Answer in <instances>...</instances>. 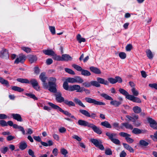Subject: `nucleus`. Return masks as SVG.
<instances>
[{
    "instance_id": "40",
    "label": "nucleus",
    "mask_w": 157,
    "mask_h": 157,
    "mask_svg": "<svg viewBox=\"0 0 157 157\" xmlns=\"http://www.w3.org/2000/svg\"><path fill=\"white\" fill-rule=\"evenodd\" d=\"M68 82L66 81L64 82L63 86L64 89L67 90L69 91L70 86H69Z\"/></svg>"
},
{
    "instance_id": "64",
    "label": "nucleus",
    "mask_w": 157,
    "mask_h": 157,
    "mask_svg": "<svg viewBox=\"0 0 157 157\" xmlns=\"http://www.w3.org/2000/svg\"><path fill=\"white\" fill-rule=\"evenodd\" d=\"M59 130L60 132L63 133L66 131V129L64 127H62L59 129Z\"/></svg>"
},
{
    "instance_id": "63",
    "label": "nucleus",
    "mask_w": 157,
    "mask_h": 157,
    "mask_svg": "<svg viewBox=\"0 0 157 157\" xmlns=\"http://www.w3.org/2000/svg\"><path fill=\"white\" fill-rule=\"evenodd\" d=\"M72 138L78 141H80L82 140V139L81 138L76 135H74L72 136Z\"/></svg>"
},
{
    "instance_id": "7",
    "label": "nucleus",
    "mask_w": 157,
    "mask_h": 157,
    "mask_svg": "<svg viewBox=\"0 0 157 157\" xmlns=\"http://www.w3.org/2000/svg\"><path fill=\"white\" fill-rule=\"evenodd\" d=\"M39 78L43 82V86L44 88L46 89L48 88V83L46 82L47 77L45 76V73L44 72L41 73L39 76Z\"/></svg>"
},
{
    "instance_id": "6",
    "label": "nucleus",
    "mask_w": 157,
    "mask_h": 157,
    "mask_svg": "<svg viewBox=\"0 0 157 157\" xmlns=\"http://www.w3.org/2000/svg\"><path fill=\"white\" fill-rule=\"evenodd\" d=\"M79 112L85 117L93 119H95L97 117V115L95 113H90L88 111L86 110L80 109L79 110Z\"/></svg>"
},
{
    "instance_id": "53",
    "label": "nucleus",
    "mask_w": 157,
    "mask_h": 157,
    "mask_svg": "<svg viewBox=\"0 0 157 157\" xmlns=\"http://www.w3.org/2000/svg\"><path fill=\"white\" fill-rule=\"evenodd\" d=\"M0 125L2 126H7V122L3 120H0Z\"/></svg>"
},
{
    "instance_id": "23",
    "label": "nucleus",
    "mask_w": 157,
    "mask_h": 157,
    "mask_svg": "<svg viewBox=\"0 0 157 157\" xmlns=\"http://www.w3.org/2000/svg\"><path fill=\"white\" fill-rule=\"evenodd\" d=\"M90 69L92 72L96 74H99L101 73V71L97 67L92 66L90 67Z\"/></svg>"
},
{
    "instance_id": "47",
    "label": "nucleus",
    "mask_w": 157,
    "mask_h": 157,
    "mask_svg": "<svg viewBox=\"0 0 157 157\" xmlns=\"http://www.w3.org/2000/svg\"><path fill=\"white\" fill-rule=\"evenodd\" d=\"M66 81L69 83H75V78L69 77L66 79Z\"/></svg>"
},
{
    "instance_id": "4",
    "label": "nucleus",
    "mask_w": 157,
    "mask_h": 157,
    "mask_svg": "<svg viewBox=\"0 0 157 157\" xmlns=\"http://www.w3.org/2000/svg\"><path fill=\"white\" fill-rule=\"evenodd\" d=\"M90 141L96 147L99 148L101 150H103L104 149V147L102 144V142L101 140L91 138Z\"/></svg>"
},
{
    "instance_id": "11",
    "label": "nucleus",
    "mask_w": 157,
    "mask_h": 157,
    "mask_svg": "<svg viewBox=\"0 0 157 157\" xmlns=\"http://www.w3.org/2000/svg\"><path fill=\"white\" fill-rule=\"evenodd\" d=\"M56 93L55 96L56 97V100L59 103L64 102L65 100L64 98L62 97L61 93L60 92H56Z\"/></svg>"
},
{
    "instance_id": "14",
    "label": "nucleus",
    "mask_w": 157,
    "mask_h": 157,
    "mask_svg": "<svg viewBox=\"0 0 157 157\" xmlns=\"http://www.w3.org/2000/svg\"><path fill=\"white\" fill-rule=\"evenodd\" d=\"M90 128H91L94 131L98 134L100 135L102 133V131L101 128L98 127L91 123Z\"/></svg>"
},
{
    "instance_id": "41",
    "label": "nucleus",
    "mask_w": 157,
    "mask_h": 157,
    "mask_svg": "<svg viewBox=\"0 0 157 157\" xmlns=\"http://www.w3.org/2000/svg\"><path fill=\"white\" fill-rule=\"evenodd\" d=\"M9 150V148L7 147H3L0 149V151L2 153L5 154L6 152Z\"/></svg>"
},
{
    "instance_id": "19",
    "label": "nucleus",
    "mask_w": 157,
    "mask_h": 157,
    "mask_svg": "<svg viewBox=\"0 0 157 157\" xmlns=\"http://www.w3.org/2000/svg\"><path fill=\"white\" fill-rule=\"evenodd\" d=\"M42 52L46 55L52 56L55 55V52L52 49L43 50Z\"/></svg>"
},
{
    "instance_id": "50",
    "label": "nucleus",
    "mask_w": 157,
    "mask_h": 157,
    "mask_svg": "<svg viewBox=\"0 0 157 157\" xmlns=\"http://www.w3.org/2000/svg\"><path fill=\"white\" fill-rule=\"evenodd\" d=\"M119 56L120 58L122 59H124L126 58V55L124 52H121L119 54Z\"/></svg>"
},
{
    "instance_id": "36",
    "label": "nucleus",
    "mask_w": 157,
    "mask_h": 157,
    "mask_svg": "<svg viewBox=\"0 0 157 157\" xmlns=\"http://www.w3.org/2000/svg\"><path fill=\"white\" fill-rule=\"evenodd\" d=\"M0 82L3 85H5L6 86H9V83L8 81L4 79L2 77H0Z\"/></svg>"
},
{
    "instance_id": "2",
    "label": "nucleus",
    "mask_w": 157,
    "mask_h": 157,
    "mask_svg": "<svg viewBox=\"0 0 157 157\" xmlns=\"http://www.w3.org/2000/svg\"><path fill=\"white\" fill-rule=\"evenodd\" d=\"M48 104L49 106H51L53 109L59 110V111L61 112H62L64 114H65V115L68 117H71L72 118L76 119V118L73 115H72L70 113L67 111H64L58 105H55L50 102H48Z\"/></svg>"
},
{
    "instance_id": "62",
    "label": "nucleus",
    "mask_w": 157,
    "mask_h": 157,
    "mask_svg": "<svg viewBox=\"0 0 157 157\" xmlns=\"http://www.w3.org/2000/svg\"><path fill=\"white\" fill-rule=\"evenodd\" d=\"M15 137L11 135H9L7 137L6 140L8 141H11L15 139Z\"/></svg>"
},
{
    "instance_id": "44",
    "label": "nucleus",
    "mask_w": 157,
    "mask_h": 157,
    "mask_svg": "<svg viewBox=\"0 0 157 157\" xmlns=\"http://www.w3.org/2000/svg\"><path fill=\"white\" fill-rule=\"evenodd\" d=\"M131 91L133 95L134 96H138L139 93L138 90H136L135 87H133L131 89Z\"/></svg>"
},
{
    "instance_id": "58",
    "label": "nucleus",
    "mask_w": 157,
    "mask_h": 157,
    "mask_svg": "<svg viewBox=\"0 0 157 157\" xmlns=\"http://www.w3.org/2000/svg\"><path fill=\"white\" fill-rule=\"evenodd\" d=\"M28 153L29 155L32 156V157H36L34 155V152L32 151V150L29 149L28 150Z\"/></svg>"
},
{
    "instance_id": "29",
    "label": "nucleus",
    "mask_w": 157,
    "mask_h": 157,
    "mask_svg": "<svg viewBox=\"0 0 157 157\" xmlns=\"http://www.w3.org/2000/svg\"><path fill=\"white\" fill-rule=\"evenodd\" d=\"M29 62L32 63L36 61L37 58L36 56L30 55L29 56Z\"/></svg>"
},
{
    "instance_id": "35",
    "label": "nucleus",
    "mask_w": 157,
    "mask_h": 157,
    "mask_svg": "<svg viewBox=\"0 0 157 157\" xmlns=\"http://www.w3.org/2000/svg\"><path fill=\"white\" fill-rule=\"evenodd\" d=\"M75 83H81L84 82L83 79L79 76H75Z\"/></svg>"
},
{
    "instance_id": "37",
    "label": "nucleus",
    "mask_w": 157,
    "mask_h": 157,
    "mask_svg": "<svg viewBox=\"0 0 157 157\" xmlns=\"http://www.w3.org/2000/svg\"><path fill=\"white\" fill-rule=\"evenodd\" d=\"M146 53L147 57L149 59H151L153 57L152 52L150 49H148L146 51Z\"/></svg>"
},
{
    "instance_id": "45",
    "label": "nucleus",
    "mask_w": 157,
    "mask_h": 157,
    "mask_svg": "<svg viewBox=\"0 0 157 157\" xmlns=\"http://www.w3.org/2000/svg\"><path fill=\"white\" fill-rule=\"evenodd\" d=\"M65 71L66 72L68 73V74L72 75H75V73L74 71H73L71 69L65 68L64 69Z\"/></svg>"
},
{
    "instance_id": "51",
    "label": "nucleus",
    "mask_w": 157,
    "mask_h": 157,
    "mask_svg": "<svg viewBox=\"0 0 157 157\" xmlns=\"http://www.w3.org/2000/svg\"><path fill=\"white\" fill-rule=\"evenodd\" d=\"M21 49L26 53H29L31 51V49L29 48L22 47Z\"/></svg>"
},
{
    "instance_id": "27",
    "label": "nucleus",
    "mask_w": 157,
    "mask_h": 157,
    "mask_svg": "<svg viewBox=\"0 0 157 157\" xmlns=\"http://www.w3.org/2000/svg\"><path fill=\"white\" fill-rule=\"evenodd\" d=\"M100 95L101 97L104 98L106 100H113V98L111 96L108 95V94L105 93H103L102 94H100Z\"/></svg>"
},
{
    "instance_id": "52",
    "label": "nucleus",
    "mask_w": 157,
    "mask_h": 157,
    "mask_svg": "<svg viewBox=\"0 0 157 157\" xmlns=\"http://www.w3.org/2000/svg\"><path fill=\"white\" fill-rule=\"evenodd\" d=\"M20 83H29V81L27 78H20Z\"/></svg>"
},
{
    "instance_id": "30",
    "label": "nucleus",
    "mask_w": 157,
    "mask_h": 157,
    "mask_svg": "<svg viewBox=\"0 0 157 157\" xmlns=\"http://www.w3.org/2000/svg\"><path fill=\"white\" fill-rule=\"evenodd\" d=\"M101 125L105 127L106 128H112V126L107 121L102 122L101 123Z\"/></svg>"
},
{
    "instance_id": "42",
    "label": "nucleus",
    "mask_w": 157,
    "mask_h": 157,
    "mask_svg": "<svg viewBox=\"0 0 157 157\" xmlns=\"http://www.w3.org/2000/svg\"><path fill=\"white\" fill-rule=\"evenodd\" d=\"M25 95L31 98H33L35 100H37L38 99L33 94L31 93H25Z\"/></svg>"
},
{
    "instance_id": "61",
    "label": "nucleus",
    "mask_w": 157,
    "mask_h": 157,
    "mask_svg": "<svg viewBox=\"0 0 157 157\" xmlns=\"http://www.w3.org/2000/svg\"><path fill=\"white\" fill-rule=\"evenodd\" d=\"M46 63L47 65H49L51 64L53 62V60L51 58H48L46 60Z\"/></svg>"
},
{
    "instance_id": "60",
    "label": "nucleus",
    "mask_w": 157,
    "mask_h": 157,
    "mask_svg": "<svg viewBox=\"0 0 157 157\" xmlns=\"http://www.w3.org/2000/svg\"><path fill=\"white\" fill-rule=\"evenodd\" d=\"M113 126L114 128L117 130H118V129L120 128L119 124L117 122H114L113 123Z\"/></svg>"
},
{
    "instance_id": "34",
    "label": "nucleus",
    "mask_w": 157,
    "mask_h": 157,
    "mask_svg": "<svg viewBox=\"0 0 157 157\" xmlns=\"http://www.w3.org/2000/svg\"><path fill=\"white\" fill-rule=\"evenodd\" d=\"M27 147V145L25 141H23L20 143V149L24 150Z\"/></svg>"
},
{
    "instance_id": "54",
    "label": "nucleus",
    "mask_w": 157,
    "mask_h": 157,
    "mask_svg": "<svg viewBox=\"0 0 157 157\" xmlns=\"http://www.w3.org/2000/svg\"><path fill=\"white\" fill-rule=\"evenodd\" d=\"M61 152L62 154L65 156L68 153V152L67 150L64 148L61 149Z\"/></svg>"
},
{
    "instance_id": "33",
    "label": "nucleus",
    "mask_w": 157,
    "mask_h": 157,
    "mask_svg": "<svg viewBox=\"0 0 157 157\" xmlns=\"http://www.w3.org/2000/svg\"><path fill=\"white\" fill-rule=\"evenodd\" d=\"M81 74L84 76H89L91 75V73L90 71L87 70L82 69L81 71Z\"/></svg>"
},
{
    "instance_id": "38",
    "label": "nucleus",
    "mask_w": 157,
    "mask_h": 157,
    "mask_svg": "<svg viewBox=\"0 0 157 157\" xmlns=\"http://www.w3.org/2000/svg\"><path fill=\"white\" fill-rule=\"evenodd\" d=\"M132 132L134 134H137L142 133V131L141 130L138 128H134L132 130Z\"/></svg>"
},
{
    "instance_id": "25",
    "label": "nucleus",
    "mask_w": 157,
    "mask_h": 157,
    "mask_svg": "<svg viewBox=\"0 0 157 157\" xmlns=\"http://www.w3.org/2000/svg\"><path fill=\"white\" fill-rule=\"evenodd\" d=\"M73 101L76 104L83 107H85V106L83 104L81 101L77 98H74Z\"/></svg>"
},
{
    "instance_id": "28",
    "label": "nucleus",
    "mask_w": 157,
    "mask_h": 157,
    "mask_svg": "<svg viewBox=\"0 0 157 157\" xmlns=\"http://www.w3.org/2000/svg\"><path fill=\"white\" fill-rule=\"evenodd\" d=\"M132 110L135 113L137 114L141 113L142 111L141 108L140 107L137 106L134 107L132 108Z\"/></svg>"
},
{
    "instance_id": "12",
    "label": "nucleus",
    "mask_w": 157,
    "mask_h": 157,
    "mask_svg": "<svg viewBox=\"0 0 157 157\" xmlns=\"http://www.w3.org/2000/svg\"><path fill=\"white\" fill-rule=\"evenodd\" d=\"M82 87H81L80 86L78 85H74L70 86L69 91H73L76 90L77 92H82V90L81 89Z\"/></svg>"
},
{
    "instance_id": "56",
    "label": "nucleus",
    "mask_w": 157,
    "mask_h": 157,
    "mask_svg": "<svg viewBox=\"0 0 157 157\" xmlns=\"http://www.w3.org/2000/svg\"><path fill=\"white\" fill-rule=\"evenodd\" d=\"M49 28L52 34L53 35L55 34V27L54 26H50L49 27Z\"/></svg>"
},
{
    "instance_id": "20",
    "label": "nucleus",
    "mask_w": 157,
    "mask_h": 157,
    "mask_svg": "<svg viewBox=\"0 0 157 157\" xmlns=\"http://www.w3.org/2000/svg\"><path fill=\"white\" fill-rule=\"evenodd\" d=\"M97 80L100 84H101L106 85H108L109 84V82L107 80H105L103 78L97 77Z\"/></svg>"
},
{
    "instance_id": "16",
    "label": "nucleus",
    "mask_w": 157,
    "mask_h": 157,
    "mask_svg": "<svg viewBox=\"0 0 157 157\" xmlns=\"http://www.w3.org/2000/svg\"><path fill=\"white\" fill-rule=\"evenodd\" d=\"M78 124L80 125L83 126L84 127H88L90 128L91 123H89L88 122L85 120H79L78 122Z\"/></svg>"
},
{
    "instance_id": "13",
    "label": "nucleus",
    "mask_w": 157,
    "mask_h": 157,
    "mask_svg": "<svg viewBox=\"0 0 157 157\" xmlns=\"http://www.w3.org/2000/svg\"><path fill=\"white\" fill-rule=\"evenodd\" d=\"M30 83L32 86L33 88L36 90H38L40 89V87L38 85V83L37 81L35 79H31L29 81Z\"/></svg>"
},
{
    "instance_id": "49",
    "label": "nucleus",
    "mask_w": 157,
    "mask_h": 157,
    "mask_svg": "<svg viewBox=\"0 0 157 157\" xmlns=\"http://www.w3.org/2000/svg\"><path fill=\"white\" fill-rule=\"evenodd\" d=\"M82 85L84 87L87 88L90 87L91 86V81L90 82L86 81L85 82H83L82 83Z\"/></svg>"
},
{
    "instance_id": "26",
    "label": "nucleus",
    "mask_w": 157,
    "mask_h": 157,
    "mask_svg": "<svg viewBox=\"0 0 157 157\" xmlns=\"http://www.w3.org/2000/svg\"><path fill=\"white\" fill-rule=\"evenodd\" d=\"M123 145L124 148L129 151L130 152H133L134 149L131 147L126 143H123Z\"/></svg>"
},
{
    "instance_id": "1",
    "label": "nucleus",
    "mask_w": 157,
    "mask_h": 157,
    "mask_svg": "<svg viewBox=\"0 0 157 157\" xmlns=\"http://www.w3.org/2000/svg\"><path fill=\"white\" fill-rule=\"evenodd\" d=\"M48 82V90L52 93H56L57 85L56 83V79L54 77H50Z\"/></svg>"
},
{
    "instance_id": "57",
    "label": "nucleus",
    "mask_w": 157,
    "mask_h": 157,
    "mask_svg": "<svg viewBox=\"0 0 157 157\" xmlns=\"http://www.w3.org/2000/svg\"><path fill=\"white\" fill-rule=\"evenodd\" d=\"M149 86L151 88H155V89L157 90V83L149 84Z\"/></svg>"
},
{
    "instance_id": "32",
    "label": "nucleus",
    "mask_w": 157,
    "mask_h": 157,
    "mask_svg": "<svg viewBox=\"0 0 157 157\" xmlns=\"http://www.w3.org/2000/svg\"><path fill=\"white\" fill-rule=\"evenodd\" d=\"M64 102L65 104L69 107L75 106V104L71 101H69L67 100H65Z\"/></svg>"
},
{
    "instance_id": "3",
    "label": "nucleus",
    "mask_w": 157,
    "mask_h": 157,
    "mask_svg": "<svg viewBox=\"0 0 157 157\" xmlns=\"http://www.w3.org/2000/svg\"><path fill=\"white\" fill-rule=\"evenodd\" d=\"M106 135L108 137L109 139L113 143L117 145L120 144V140L114 138L117 137V133L107 132L106 133Z\"/></svg>"
},
{
    "instance_id": "48",
    "label": "nucleus",
    "mask_w": 157,
    "mask_h": 157,
    "mask_svg": "<svg viewBox=\"0 0 157 157\" xmlns=\"http://www.w3.org/2000/svg\"><path fill=\"white\" fill-rule=\"evenodd\" d=\"M26 59V56L23 54H20V63H23Z\"/></svg>"
},
{
    "instance_id": "17",
    "label": "nucleus",
    "mask_w": 157,
    "mask_h": 157,
    "mask_svg": "<svg viewBox=\"0 0 157 157\" xmlns=\"http://www.w3.org/2000/svg\"><path fill=\"white\" fill-rule=\"evenodd\" d=\"M128 99L134 102L140 103L141 102L139 98L135 97L132 95H130Z\"/></svg>"
},
{
    "instance_id": "10",
    "label": "nucleus",
    "mask_w": 157,
    "mask_h": 157,
    "mask_svg": "<svg viewBox=\"0 0 157 157\" xmlns=\"http://www.w3.org/2000/svg\"><path fill=\"white\" fill-rule=\"evenodd\" d=\"M147 119L151 127L157 129V123L156 121L150 117H147Z\"/></svg>"
},
{
    "instance_id": "9",
    "label": "nucleus",
    "mask_w": 157,
    "mask_h": 157,
    "mask_svg": "<svg viewBox=\"0 0 157 157\" xmlns=\"http://www.w3.org/2000/svg\"><path fill=\"white\" fill-rule=\"evenodd\" d=\"M108 82L110 83L114 84L116 83L117 82L121 83L122 82L121 78L118 76H116L115 78H108Z\"/></svg>"
},
{
    "instance_id": "24",
    "label": "nucleus",
    "mask_w": 157,
    "mask_h": 157,
    "mask_svg": "<svg viewBox=\"0 0 157 157\" xmlns=\"http://www.w3.org/2000/svg\"><path fill=\"white\" fill-rule=\"evenodd\" d=\"M111 101L110 102V104L116 107L119 106L122 104V102L121 101H117L115 100H113Z\"/></svg>"
},
{
    "instance_id": "5",
    "label": "nucleus",
    "mask_w": 157,
    "mask_h": 157,
    "mask_svg": "<svg viewBox=\"0 0 157 157\" xmlns=\"http://www.w3.org/2000/svg\"><path fill=\"white\" fill-rule=\"evenodd\" d=\"M86 101L89 103H92L95 105H105V103L101 101H98L95 99H92L89 97H86L85 98Z\"/></svg>"
},
{
    "instance_id": "15",
    "label": "nucleus",
    "mask_w": 157,
    "mask_h": 157,
    "mask_svg": "<svg viewBox=\"0 0 157 157\" xmlns=\"http://www.w3.org/2000/svg\"><path fill=\"white\" fill-rule=\"evenodd\" d=\"M0 57L2 58L7 59L9 57L8 51L5 49H3L0 52Z\"/></svg>"
},
{
    "instance_id": "18",
    "label": "nucleus",
    "mask_w": 157,
    "mask_h": 157,
    "mask_svg": "<svg viewBox=\"0 0 157 157\" xmlns=\"http://www.w3.org/2000/svg\"><path fill=\"white\" fill-rule=\"evenodd\" d=\"M58 60H61L62 61H68L71 60L72 59V58L69 55L65 54L62 55L61 59H59L58 58L57 59Z\"/></svg>"
},
{
    "instance_id": "21",
    "label": "nucleus",
    "mask_w": 157,
    "mask_h": 157,
    "mask_svg": "<svg viewBox=\"0 0 157 157\" xmlns=\"http://www.w3.org/2000/svg\"><path fill=\"white\" fill-rule=\"evenodd\" d=\"M119 91L121 94L124 95L125 96L126 98L128 99L130 95L126 90L123 89L119 88Z\"/></svg>"
},
{
    "instance_id": "59",
    "label": "nucleus",
    "mask_w": 157,
    "mask_h": 157,
    "mask_svg": "<svg viewBox=\"0 0 157 157\" xmlns=\"http://www.w3.org/2000/svg\"><path fill=\"white\" fill-rule=\"evenodd\" d=\"M125 48L127 51H129L132 48V45L131 44H128L126 46Z\"/></svg>"
},
{
    "instance_id": "46",
    "label": "nucleus",
    "mask_w": 157,
    "mask_h": 157,
    "mask_svg": "<svg viewBox=\"0 0 157 157\" xmlns=\"http://www.w3.org/2000/svg\"><path fill=\"white\" fill-rule=\"evenodd\" d=\"M11 116L13 118L17 120L18 121H20V115L17 114L12 113Z\"/></svg>"
},
{
    "instance_id": "31",
    "label": "nucleus",
    "mask_w": 157,
    "mask_h": 157,
    "mask_svg": "<svg viewBox=\"0 0 157 157\" xmlns=\"http://www.w3.org/2000/svg\"><path fill=\"white\" fill-rule=\"evenodd\" d=\"M149 142H146V141L141 140L139 141V145L142 147H146L149 144Z\"/></svg>"
},
{
    "instance_id": "22",
    "label": "nucleus",
    "mask_w": 157,
    "mask_h": 157,
    "mask_svg": "<svg viewBox=\"0 0 157 157\" xmlns=\"http://www.w3.org/2000/svg\"><path fill=\"white\" fill-rule=\"evenodd\" d=\"M122 126H121V128H123V126H124L127 129H128L131 130H132L133 128V127L132 125L129 124L128 122L123 123L121 124Z\"/></svg>"
},
{
    "instance_id": "8",
    "label": "nucleus",
    "mask_w": 157,
    "mask_h": 157,
    "mask_svg": "<svg viewBox=\"0 0 157 157\" xmlns=\"http://www.w3.org/2000/svg\"><path fill=\"white\" fill-rule=\"evenodd\" d=\"M119 134L121 136L124 137L128 143L131 144L134 142V140L130 137L131 135L124 132H121Z\"/></svg>"
},
{
    "instance_id": "43",
    "label": "nucleus",
    "mask_w": 157,
    "mask_h": 157,
    "mask_svg": "<svg viewBox=\"0 0 157 157\" xmlns=\"http://www.w3.org/2000/svg\"><path fill=\"white\" fill-rule=\"evenodd\" d=\"M72 66L73 68L78 71L81 72L82 70V69L81 67L76 64H73Z\"/></svg>"
},
{
    "instance_id": "39",
    "label": "nucleus",
    "mask_w": 157,
    "mask_h": 157,
    "mask_svg": "<svg viewBox=\"0 0 157 157\" xmlns=\"http://www.w3.org/2000/svg\"><path fill=\"white\" fill-rule=\"evenodd\" d=\"M91 86H94L97 87H99L101 86L100 84L98 83L97 81H91Z\"/></svg>"
},
{
    "instance_id": "55",
    "label": "nucleus",
    "mask_w": 157,
    "mask_h": 157,
    "mask_svg": "<svg viewBox=\"0 0 157 157\" xmlns=\"http://www.w3.org/2000/svg\"><path fill=\"white\" fill-rule=\"evenodd\" d=\"M105 153L107 155H111L112 152L110 148H107L105 150Z\"/></svg>"
}]
</instances>
